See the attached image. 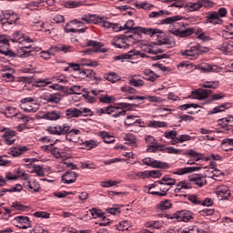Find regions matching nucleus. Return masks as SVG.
<instances>
[{"instance_id": "obj_1", "label": "nucleus", "mask_w": 233, "mask_h": 233, "mask_svg": "<svg viewBox=\"0 0 233 233\" xmlns=\"http://www.w3.org/2000/svg\"><path fill=\"white\" fill-rule=\"evenodd\" d=\"M141 34L152 37L157 34H163V31L157 28L137 26L135 27L134 34L127 36V39L129 41V43H133V45H137V43L141 41Z\"/></svg>"}, {"instance_id": "obj_2", "label": "nucleus", "mask_w": 233, "mask_h": 233, "mask_svg": "<svg viewBox=\"0 0 233 233\" xmlns=\"http://www.w3.org/2000/svg\"><path fill=\"white\" fill-rule=\"evenodd\" d=\"M20 108L26 113H35L39 110V103L35 98L25 97L21 100Z\"/></svg>"}, {"instance_id": "obj_3", "label": "nucleus", "mask_w": 233, "mask_h": 233, "mask_svg": "<svg viewBox=\"0 0 233 233\" xmlns=\"http://www.w3.org/2000/svg\"><path fill=\"white\" fill-rule=\"evenodd\" d=\"M169 32L173 35H176L177 37H189V35H192V34H196L197 35H199L203 33V29H194L193 27H187L184 30H180L177 28H174L172 26H169Z\"/></svg>"}, {"instance_id": "obj_4", "label": "nucleus", "mask_w": 233, "mask_h": 233, "mask_svg": "<svg viewBox=\"0 0 233 233\" xmlns=\"http://www.w3.org/2000/svg\"><path fill=\"white\" fill-rule=\"evenodd\" d=\"M180 54L186 57V59L194 61V59H198L199 57L200 54H203V50H201V46L199 44H196L189 49L181 50Z\"/></svg>"}, {"instance_id": "obj_5", "label": "nucleus", "mask_w": 233, "mask_h": 233, "mask_svg": "<svg viewBox=\"0 0 233 233\" xmlns=\"http://www.w3.org/2000/svg\"><path fill=\"white\" fill-rule=\"evenodd\" d=\"M72 126L68 124H63L62 126H51L46 128V132L51 136H66L67 132H70Z\"/></svg>"}, {"instance_id": "obj_6", "label": "nucleus", "mask_w": 233, "mask_h": 233, "mask_svg": "<svg viewBox=\"0 0 233 233\" xmlns=\"http://www.w3.org/2000/svg\"><path fill=\"white\" fill-rule=\"evenodd\" d=\"M145 141L147 145V152L156 153L157 150H159V152H165V146L157 143L154 137L147 135L145 137Z\"/></svg>"}, {"instance_id": "obj_7", "label": "nucleus", "mask_w": 233, "mask_h": 233, "mask_svg": "<svg viewBox=\"0 0 233 233\" xmlns=\"http://www.w3.org/2000/svg\"><path fill=\"white\" fill-rule=\"evenodd\" d=\"M0 54L7 56V57H15L17 55L10 50V43L8 42V36L3 35H0Z\"/></svg>"}, {"instance_id": "obj_8", "label": "nucleus", "mask_w": 233, "mask_h": 233, "mask_svg": "<svg viewBox=\"0 0 233 233\" xmlns=\"http://www.w3.org/2000/svg\"><path fill=\"white\" fill-rule=\"evenodd\" d=\"M4 18H1V23L3 28H6L8 25H14L19 21V15L14 13V11H5L3 12Z\"/></svg>"}, {"instance_id": "obj_9", "label": "nucleus", "mask_w": 233, "mask_h": 233, "mask_svg": "<svg viewBox=\"0 0 233 233\" xmlns=\"http://www.w3.org/2000/svg\"><path fill=\"white\" fill-rule=\"evenodd\" d=\"M136 57H147V54L141 53L136 49H133L127 54L115 56V61H123V59H136Z\"/></svg>"}, {"instance_id": "obj_10", "label": "nucleus", "mask_w": 233, "mask_h": 233, "mask_svg": "<svg viewBox=\"0 0 233 233\" xmlns=\"http://www.w3.org/2000/svg\"><path fill=\"white\" fill-rule=\"evenodd\" d=\"M192 218H194V214L191 211L181 210L173 214L170 219H177V221H184V223H188Z\"/></svg>"}, {"instance_id": "obj_11", "label": "nucleus", "mask_w": 233, "mask_h": 233, "mask_svg": "<svg viewBox=\"0 0 233 233\" xmlns=\"http://www.w3.org/2000/svg\"><path fill=\"white\" fill-rule=\"evenodd\" d=\"M188 179L192 185L197 187H205L207 185V176L202 174H193L188 177Z\"/></svg>"}, {"instance_id": "obj_12", "label": "nucleus", "mask_w": 233, "mask_h": 233, "mask_svg": "<svg viewBox=\"0 0 233 233\" xmlns=\"http://www.w3.org/2000/svg\"><path fill=\"white\" fill-rule=\"evenodd\" d=\"M215 193L220 201L227 200L231 196L230 188L227 186L218 187Z\"/></svg>"}, {"instance_id": "obj_13", "label": "nucleus", "mask_w": 233, "mask_h": 233, "mask_svg": "<svg viewBox=\"0 0 233 233\" xmlns=\"http://www.w3.org/2000/svg\"><path fill=\"white\" fill-rule=\"evenodd\" d=\"M209 94H212L211 90L198 88L195 91H192L189 97H192V99H198V101H202V99H207Z\"/></svg>"}, {"instance_id": "obj_14", "label": "nucleus", "mask_w": 233, "mask_h": 233, "mask_svg": "<svg viewBox=\"0 0 233 233\" xmlns=\"http://www.w3.org/2000/svg\"><path fill=\"white\" fill-rule=\"evenodd\" d=\"M127 37L125 35L115 36L111 41V45L116 48H128L129 45L127 43Z\"/></svg>"}, {"instance_id": "obj_15", "label": "nucleus", "mask_w": 233, "mask_h": 233, "mask_svg": "<svg viewBox=\"0 0 233 233\" xmlns=\"http://www.w3.org/2000/svg\"><path fill=\"white\" fill-rule=\"evenodd\" d=\"M197 69L200 70V72H203V74H210V72H221V67H219V66H212L208 64H206L205 66H198Z\"/></svg>"}, {"instance_id": "obj_16", "label": "nucleus", "mask_w": 233, "mask_h": 233, "mask_svg": "<svg viewBox=\"0 0 233 233\" xmlns=\"http://www.w3.org/2000/svg\"><path fill=\"white\" fill-rule=\"evenodd\" d=\"M142 50L146 52L147 54H154L155 56H157V54H163L165 50L161 47H157V45H145L142 46Z\"/></svg>"}, {"instance_id": "obj_17", "label": "nucleus", "mask_w": 233, "mask_h": 233, "mask_svg": "<svg viewBox=\"0 0 233 233\" xmlns=\"http://www.w3.org/2000/svg\"><path fill=\"white\" fill-rule=\"evenodd\" d=\"M76 179H77V173L74 171H67L62 176V182H64L66 185L76 183Z\"/></svg>"}, {"instance_id": "obj_18", "label": "nucleus", "mask_w": 233, "mask_h": 233, "mask_svg": "<svg viewBox=\"0 0 233 233\" xmlns=\"http://www.w3.org/2000/svg\"><path fill=\"white\" fill-rule=\"evenodd\" d=\"M218 126L225 130H232L233 127V116H229L228 117L221 118L218 121Z\"/></svg>"}, {"instance_id": "obj_19", "label": "nucleus", "mask_w": 233, "mask_h": 233, "mask_svg": "<svg viewBox=\"0 0 233 233\" xmlns=\"http://www.w3.org/2000/svg\"><path fill=\"white\" fill-rule=\"evenodd\" d=\"M201 167H182L175 170L173 174L176 176H185V174H192V172H198Z\"/></svg>"}, {"instance_id": "obj_20", "label": "nucleus", "mask_w": 233, "mask_h": 233, "mask_svg": "<svg viewBox=\"0 0 233 233\" xmlns=\"http://www.w3.org/2000/svg\"><path fill=\"white\" fill-rule=\"evenodd\" d=\"M228 108H232V104L229 102H226L209 110L208 114L209 116H212L213 114H219L221 112H225V110H228Z\"/></svg>"}, {"instance_id": "obj_21", "label": "nucleus", "mask_w": 233, "mask_h": 233, "mask_svg": "<svg viewBox=\"0 0 233 233\" xmlns=\"http://www.w3.org/2000/svg\"><path fill=\"white\" fill-rule=\"evenodd\" d=\"M228 108H232V104L229 102H226L209 110L208 114L209 116H212L213 114H219L221 112H225V110H228Z\"/></svg>"}, {"instance_id": "obj_22", "label": "nucleus", "mask_w": 233, "mask_h": 233, "mask_svg": "<svg viewBox=\"0 0 233 233\" xmlns=\"http://www.w3.org/2000/svg\"><path fill=\"white\" fill-rule=\"evenodd\" d=\"M15 74V70L14 68H6L2 73V77L4 78V81H6L7 83H13V81L15 80V76H14Z\"/></svg>"}, {"instance_id": "obj_23", "label": "nucleus", "mask_w": 233, "mask_h": 233, "mask_svg": "<svg viewBox=\"0 0 233 233\" xmlns=\"http://www.w3.org/2000/svg\"><path fill=\"white\" fill-rule=\"evenodd\" d=\"M2 137L5 139V145H14L15 143V131L9 129Z\"/></svg>"}, {"instance_id": "obj_24", "label": "nucleus", "mask_w": 233, "mask_h": 233, "mask_svg": "<svg viewBox=\"0 0 233 233\" xmlns=\"http://www.w3.org/2000/svg\"><path fill=\"white\" fill-rule=\"evenodd\" d=\"M24 186L25 188H28L31 192H39L41 190V186L39 185V182L33 180V181H26L24 183Z\"/></svg>"}, {"instance_id": "obj_25", "label": "nucleus", "mask_w": 233, "mask_h": 233, "mask_svg": "<svg viewBox=\"0 0 233 233\" xmlns=\"http://www.w3.org/2000/svg\"><path fill=\"white\" fill-rule=\"evenodd\" d=\"M232 43H233L232 41L222 43L218 46V50L223 52V54H225L226 56L232 54V48H233Z\"/></svg>"}, {"instance_id": "obj_26", "label": "nucleus", "mask_w": 233, "mask_h": 233, "mask_svg": "<svg viewBox=\"0 0 233 233\" xmlns=\"http://www.w3.org/2000/svg\"><path fill=\"white\" fill-rule=\"evenodd\" d=\"M45 119H48L49 121H57L61 119V112L59 111H50L44 115Z\"/></svg>"}, {"instance_id": "obj_27", "label": "nucleus", "mask_w": 233, "mask_h": 233, "mask_svg": "<svg viewBox=\"0 0 233 233\" xmlns=\"http://www.w3.org/2000/svg\"><path fill=\"white\" fill-rule=\"evenodd\" d=\"M185 8L187 12H198V10H201V4L199 0L196 3L189 2L185 5Z\"/></svg>"}, {"instance_id": "obj_28", "label": "nucleus", "mask_w": 233, "mask_h": 233, "mask_svg": "<svg viewBox=\"0 0 233 233\" xmlns=\"http://www.w3.org/2000/svg\"><path fill=\"white\" fill-rule=\"evenodd\" d=\"M157 183H158V185H163L164 187H172V185H176V179L165 176L163 178L157 181Z\"/></svg>"}, {"instance_id": "obj_29", "label": "nucleus", "mask_w": 233, "mask_h": 233, "mask_svg": "<svg viewBox=\"0 0 233 233\" xmlns=\"http://www.w3.org/2000/svg\"><path fill=\"white\" fill-rule=\"evenodd\" d=\"M66 116L68 118H72V117H81V111H79V109L76 108V107H71V108H67L66 110Z\"/></svg>"}, {"instance_id": "obj_30", "label": "nucleus", "mask_w": 233, "mask_h": 233, "mask_svg": "<svg viewBox=\"0 0 233 233\" xmlns=\"http://www.w3.org/2000/svg\"><path fill=\"white\" fill-rule=\"evenodd\" d=\"M82 145L86 148V150H92L93 148H96V147H99V142L94 139H90L84 141Z\"/></svg>"}, {"instance_id": "obj_31", "label": "nucleus", "mask_w": 233, "mask_h": 233, "mask_svg": "<svg viewBox=\"0 0 233 233\" xmlns=\"http://www.w3.org/2000/svg\"><path fill=\"white\" fill-rule=\"evenodd\" d=\"M136 116L129 115L127 116V121L124 122L126 127H132L133 125H141V119H136Z\"/></svg>"}, {"instance_id": "obj_32", "label": "nucleus", "mask_w": 233, "mask_h": 233, "mask_svg": "<svg viewBox=\"0 0 233 233\" xmlns=\"http://www.w3.org/2000/svg\"><path fill=\"white\" fill-rule=\"evenodd\" d=\"M30 52H32V46H23L18 49L19 57H29Z\"/></svg>"}, {"instance_id": "obj_33", "label": "nucleus", "mask_w": 233, "mask_h": 233, "mask_svg": "<svg viewBox=\"0 0 233 233\" xmlns=\"http://www.w3.org/2000/svg\"><path fill=\"white\" fill-rule=\"evenodd\" d=\"M128 84L130 85V86H135L136 88H141V86H145V81L141 79H137L136 78V76H132L131 78H129Z\"/></svg>"}, {"instance_id": "obj_34", "label": "nucleus", "mask_w": 233, "mask_h": 233, "mask_svg": "<svg viewBox=\"0 0 233 233\" xmlns=\"http://www.w3.org/2000/svg\"><path fill=\"white\" fill-rule=\"evenodd\" d=\"M183 19V16L181 15H175V16H170L165 19L161 20L162 25H174V23L177 21H181Z\"/></svg>"}, {"instance_id": "obj_35", "label": "nucleus", "mask_w": 233, "mask_h": 233, "mask_svg": "<svg viewBox=\"0 0 233 233\" xmlns=\"http://www.w3.org/2000/svg\"><path fill=\"white\" fill-rule=\"evenodd\" d=\"M199 214L201 216H210L211 218L209 219L211 221H216V219H214V216H218V213H216V210L212 208H204L199 211Z\"/></svg>"}, {"instance_id": "obj_36", "label": "nucleus", "mask_w": 233, "mask_h": 233, "mask_svg": "<svg viewBox=\"0 0 233 233\" xmlns=\"http://www.w3.org/2000/svg\"><path fill=\"white\" fill-rule=\"evenodd\" d=\"M192 137L189 135H180L175 138V140L171 141V145H177L178 143H185V141H190Z\"/></svg>"}, {"instance_id": "obj_37", "label": "nucleus", "mask_w": 233, "mask_h": 233, "mask_svg": "<svg viewBox=\"0 0 233 233\" xmlns=\"http://www.w3.org/2000/svg\"><path fill=\"white\" fill-rule=\"evenodd\" d=\"M199 86H202V88H212L213 90H216V88L219 86V81H206L200 84Z\"/></svg>"}, {"instance_id": "obj_38", "label": "nucleus", "mask_w": 233, "mask_h": 233, "mask_svg": "<svg viewBox=\"0 0 233 233\" xmlns=\"http://www.w3.org/2000/svg\"><path fill=\"white\" fill-rule=\"evenodd\" d=\"M210 167H211V173L213 174L211 177V179H215L218 180V177H220V176H223V172H221L219 169H217L216 165L214 164V162L210 163Z\"/></svg>"}, {"instance_id": "obj_39", "label": "nucleus", "mask_w": 233, "mask_h": 233, "mask_svg": "<svg viewBox=\"0 0 233 233\" xmlns=\"http://www.w3.org/2000/svg\"><path fill=\"white\" fill-rule=\"evenodd\" d=\"M31 174H35L38 177H45V170L43 169L42 166L34 165Z\"/></svg>"}, {"instance_id": "obj_40", "label": "nucleus", "mask_w": 233, "mask_h": 233, "mask_svg": "<svg viewBox=\"0 0 233 233\" xmlns=\"http://www.w3.org/2000/svg\"><path fill=\"white\" fill-rule=\"evenodd\" d=\"M157 208H159V210H168L169 208H172V201L170 199L161 201L157 204Z\"/></svg>"}, {"instance_id": "obj_41", "label": "nucleus", "mask_w": 233, "mask_h": 233, "mask_svg": "<svg viewBox=\"0 0 233 233\" xmlns=\"http://www.w3.org/2000/svg\"><path fill=\"white\" fill-rule=\"evenodd\" d=\"M99 137H102V139L104 140V143L110 144V143H114L115 141L114 137L110 136L106 131H101L99 133Z\"/></svg>"}, {"instance_id": "obj_42", "label": "nucleus", "mask_w": 233, "mask_h": 233, "mask_svg": "<svg viewBox=\"0 0 233 233\" xmlns=\"http://www.w3.org/2000/svg\"><path fill=\"white\" fill-rule=\"evenodd\" d=\"M151 168H170V166L167 162L154 159Z\"/></svg>"}, {"instance_id": "obj_43", "label": "nucleus", "mask_w": 233, "mask_h": 233, "mask_svg": "<svg viewBox=\"0 0 233 233\" xmlns=\"http://www.w3.org/2000/svg\"><path fill=\"white\" fill-rule=\"evenodd\" d=\"M65 8H79V6H83V3L81 1H67L64 3Z\"/></svg>"}, {"instance_id": "obj_44", "label": "nucleus", "mask_w": 233, "mask_h": 233, "mask_svg": "<svg viewBox=\"0 0 233 233\" xmlns=\"http://www.w3.org/2000/svg\"><path fill=\"white\" fill-rule=\"evenodd\" d=\"M116 108H119V110H120V108L122 110H132V108H134V106H137V105L121 102V103H116Z\"/></svg>"}, {"instance_id": "obj_45", "label": "nucleus", "mask_w": 233, "mask_h": 233, "mask_svg": "<svg viewBox=\"0 0 233 233\" xmlns=\"http://www.w3.org/2000/svg\"><path fill=\"white\" fill-rule=\"evenodd\" d=\"M26 150H28L27 147H15L11 150V155L14 157H17L18 156H21V154H23V152H26Z\"/></svg>"}, {"instance_id": "obj_46", "label": "nucleus", "mask_w": 233, "mask_h": 233, "mask_svg": "<svg viewBox=\"0 0 233 233\" xmlns=\"http://www.w3.org/2000/svg\"><path fill=\"white\" fill-rule=\"evenodd\" d=\"M52 50H56V52H57V47H51L47 51H42L40 53V57H42V59H46V60L50 59L52 57V56H54V54L52 53Z\"/></svg>"}, {"instance_id": "obj_47", "label": "nucleus", "mask_w": 233, "mask_h": 233, "mask_svg": "<svg viewBox=\"0 0 233 233\" xmlns=\"http://www.w3.org/2000/svg\"><path fill=\"white\" fill-rule=\"evenodd\" d=\"M105 79L110 83H117L121 77H119L116 73H108L105 75Z\"/></svg>"}, {"instance_id": "obj_48", "label": "nucleus", "mask_w": 233, "mask_h": 233, "mask_svg": "<svg viewBox=\"0 0 233 233\" xmlns=\"http://www.w3.org/2000/svg\"><path fill=\"white\" fill-rule=\"evenodd\" d=\"M80 112V117H92L94 116V112L87 107H81L79 109Z\"/></svg>"}, {"instance_id": "obj_49", "label": "nucleus", "mask_w": 233, "mask_h": 233, "mask_svg": "<svg viewBox=\"0 0 233 233\" xmlns=\"http://www.w3.org/2000/svg\"><path fill=\"white\" fill-rule=\"evenodd\" d=\"M146 227H147L148 228H161V227H163V221L161 220H152L149 221L146 224Z\"/></svg>"}, {"instance_id": "obj_50", "label": "nucleus", "mask_w": 233, "mask_h": 233, "mask_svg": "<svg viewBox=\"0 0 233 233\" xmlns=\"http://www.w3.org/2000/svg\"><path fill=\"white\" fill-rule=\"evenodd\" d=\"M208 20L210 23H213V25H218V23H219V21H220L219 15L218 14V12H213L208 15Z\"/></svg>"}, {"instance_id": "obj_51", "label": "nucleus", "mask_w": 233, "mask_h": 233, "mask_svg": "<svg viewBox=\"0 0 233 233\" xmlns=\"http://www.w3.org/2000/svg\"><path fill=\"white\" fill-rule=\"evenodd\" d=\"M15 221L19 223V225H30V218L25 216H18L15 218Z\"/></svg>"}, {"instance_id": "obj_52", "label": "nucleus", "mask_w": 233, "mask_h": 233, "mask_svg": "<svg viewBox=\"0 0 233 233\" xmlns=\"http://www.w3.org/2000/svg\"><path fill=\"white\" fill-rule=\"evenodd\" d=\"M15 176H16V179H18V177H21V179H23L24 181H28L29 177L28 174H26L25 171L21 170V168H17L15 169Z\"/></svg>"}, {"instance_id": "obj_53", "label": "nucleus", "mask_w": 233, "mask_h": 233, "mask_svg": "<svg viewBox=\"0 0 233 233\" xmlns=\"http://www.w3.org/2000/svg\"><path fill=\"white\" fill-rule=\"evenodd\" d=\"M116 185H119V181L116 180H106V181H102L100 183V186L103 188H110V187H116Z\"/></svg>"}, {"instance_id": "obj_54", "label": "nucleus", "mask_w": 233, "mask_h": 233, "mask_svg": "<svg viewBox=\"0 0 233 233\" xmlns=\"http://www.w3.org/2000/svg\"><path fill=\"white\" fill-rule=\"evenodd\" d=\"M164 136L167 139H172V141H175L177 139V131L171 130V131H166L164 133Z\"/></svg>"}, {"instance_id": "obj_55", "label": "nucleus", "mask_w": 233, "mask_h": 233, "mask_svg": "<svg viewBox=\"0 0 233 233\" xmlns=\"http://www.w3.org/2000/svg\"><path fill=\"white\" fill-rule=\"evenodd\" d=\"M134 20H127L124 26H122V28L123 30H128V32H131V30H133V32H136V27H134Z\"/></svg>"}, {"instance_id": "obj_56", "label": "nucleus", "mask_w": 233, "mask_h": 233, "mask_svg": "<svg viewBox=\"0 0 233 233\" xmlns=\"http://www.w3.org/2000/svg\"><path fill=\"white\" fill-rule=\"evenodd\" d=\"M80 74L86 76V77H89V79H92V77L96 78V72L93 69H83L80 71Z\"/></svg>"}, {"instance_id": "obj_57", "label": "nucleus", "mask_w": 233, "mask_h": 233, "mask_svg": "<svg viewBox=\"0 0 233 233\" xmlns=\"http://www.w3.org/2000/svg\"><path fill=\"white\" fill-rule=\"evenodd\" d=\"M155 45H158V46H168L170 45V40H168V38L167 37H161L159 35H157V44Z\"/></svg>"}, {"instance_id": "obj_58", "label": "nucleus", "mask_w": 233, "mask_h": 233, "mask_svg": "<svg viewBox=\"0 0 233 233\" xmlns=\"http://www.w3.org/2000/svg\"><path fill=\"white\" fill-rule=\"evenodd\" d=\"M11 207L12 208H15V210H22L23 212H25L28 208V207L24 206L23 204L17 201L13 202Z\"/></svg>"}, {"instance_id": "obj_59", "label": "nucleus", "mask_w": 233, "mask_h": 233, "mask_svg": "<svg viewBox=\"0 0 233 233\" xmlns=\"http://www.w3.org/2000/svg\"><path fill=\"white\" fill-rule=\"evenodd\" d=\"M13 37V43H23V41H25V38H23V34H21L19 31L14 33Z\"/></svg>"}, {"instance_id": "obj_60", "label": "nucleus", "mask_w": 233, "mask_h": 233, "mask_svg": "<svg viewBox=\"0 0 233 233\" xmlns=\"http://www.w3.org/2000/svg\"><path fill=\"white\" fill-rule=\"evenodd\" d=\"M90 212L94 219H97V218H103V219H106V218L103 217V211H101V209L93 208Z\"/></svg>"}, {"instance_id": "obj_61", "label": "nucleus", "mask_w": 233, "mask_h": 233, "mask_svg": "<svg viewBox=\"0 0 233 233\" xmlns=\"http://www.w3.org/2000/svg\"><path fill=\"white\" fill-rule=\"evenodd\" d=\"M157 77H158L157 75H156L152 71L146 72V79H147V81H151L152 83H154V81H156V79H157Z\"/></svg>"}, {"instance_id": "obj_62", "label": "nucleus", "mask_w": 233, "mask_h": 233, "mask_svg": "<svg viewBox=\"0 0 233 233\" xmlns=\"http://www.w3.org/2000/svg\"><path fill=\"white\" fill-rule=\"evenodd\" d=\"M100 99V102L101 103H107V104H110V103H114L116 102V97L114 96H110L108 95L105 96H102L99 98Z\"/></svg>"}, {"instance_id": "obj_63", "label": "nucleus", "mask_w": 233, "mask_h": 233, "mask_svg": "<svg viewBox=\"0 0 233 233\" xmlns=\"http://www.w3.org/2000/svg\"><path fill=\"white\" fill-rule=\"evenodd\" d=\"M69 94L80 95L81 94V86H73L68 89Z\"/></svg>"}, {"instance_id": "obj_64", "label": "nucleus", "mask_w": 233, "mask_h": 233, "mask_svg": "<svg viewBox=\"0 0 233 233\" xmlns=\"http://www.w3.org/2000/svg\"><path fill=\"white\" fill-rule=\"evenodd\" d=\"M30 233H48V230L44 229L43 228H41V226H35Z\"/></svg>"}]
</instances>
